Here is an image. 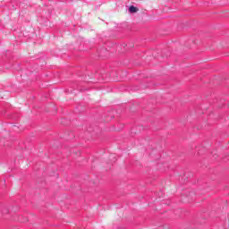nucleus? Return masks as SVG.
I'll use <instances>...</instances> for the list:
<instances>
[{"mask_svg": "<svg viewBox=\"0 0 229 229\" xmlns=\"http://www.w3.org/2000/svg\"><path fill=\"white\" fill-rule=\"evenodd\" d=\"M8 208H3L2 209H1V214H2V216H4V214H8Z\"/></svg>", "mask_w": 229, "mask_h": 229, "instance_id": "obj_2", "label": "nucleus"}, {"mask_svg": "<svg viewBox=\"0 0 229 229\" xmlns=\"http://www.w3.org/2000/svg\"><path fill=\"white\" fill-rule=\"evenodd\" d=\"M129 12H130L131 13H136V12H139V8H137V7H135V6H133V5H131V6L129 7Z\"/></svg>", "mask_w": 229, "mask_h": 229, "instance_id": "obj_1", "label": "nucleus"}]
</instances>
